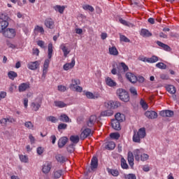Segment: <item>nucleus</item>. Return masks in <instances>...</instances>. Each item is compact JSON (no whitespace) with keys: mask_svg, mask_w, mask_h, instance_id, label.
<instances>
[{"mask_svg":"<svg viewBox=\"0 0 179 179\" xmlns=\"http://www.w3.org/2000/svg\"><path fill=\"white\" fill-rule=\"evenodd\" d=\"M41 104H43V99L41 97H36L31 103V108L32 111H38L41 108Z\"/></svg>","mask_w":179,"mask_h":179,"instance_id":"39448f33","label":"nucleus"},{"mask_svg":"<svg viewBox=\"0 0 179 179\" xmlns=\"http://www.w3.org/2000/svg\"><path fill=\"white\" fill-rule=\"evenodd\" d=\"M140 34L143 37H152V33L145 29H142Z\"/></svg>","mask_w":179,"mask_h":179,"instance_id":"c756f323","label":"nucleus"},{"mask_svg":"<svg viewBox=\"0 0 179 179\" xmlns=\"http://www.w3.org/2000/svg\"><path fill=\"white\" fill-rule=\"evenodd\" d=\"M85 96L87 99H97V96L90 92H85Z\"/></svg>","mask_w":179,"mask_h":179,"instance_id":"09e8293b","label":"nucleus"},{"mask_svg":"<svg viewBox=\"0 0 179 179\" xmlns=\"http://www.w3.org/2000/svg\"><path fill=\"white\" fill-rule=\"evenodd\" d=\"M70 141L73 143H78L79 142V136H71L70 137Z\"/></svg>","mask_w":179,"mask_h":179,"instance_id":"49530a36","label":"nucleus"},{"mask_svg":"<svg viewBox=\"0 0 179 179\" xmlns=\"http://www.w3.org/2000/svg\"><path fill=\"white\" fill-rule=\"evenodd\" d=\"M136 82H138L139 83H143V82H145V78H143L142 76H139L137 77Z\"/></svg>","mask_w":179,"mask_h":179,"instance_id":"0e129e2a","label":"nucleus"},{"mask_svg":"<svg viewBox=\"0 0 179 179\" xmlns=\"http://www.w3.org/2000/svg\"><path fill=\"white\" fill-rule=\"evenodd\" d=\"M117 95L120 97L122 101H124L125 103L129 101V94L125 90L121 88L118 89L117 90Z\"/></svg>","mask_w":179,"mask_h":179,"instance_id":"20e7f679","label":"nucleus"},{"mask_svg":"<svg viewBox=\"0 0 179 179\" xmlns=\"http://www.w3.org/2000/svg\"><path fill=\"white\" fill-rule=\"evenodd\" d=\"M60 48L62 49L63 54H64V57H65V58H66V57H68L69 54L71 52V50H69V48H68L66 47V44L65 43H62L60 45Z\"/></svg>","mask_w":179,"mask_h":179,"instance_id":"f3484780","label":"nucleus"},{"mask_svg":"<svg viewBox=\"0 0 179 179\" xmlns=\"http://www.w3.org/2000/svg\"><path fill=\"white\" fill-rule=\"evenodd\" d=\"M34 33L44 34V28H43V27L36 25L34 28Z\"/></svg>","mask_w":179,"mask_h":179,"instance_id":"4c0bfd02","label":"nucleus"},{"mask_svg":"<svg viewBox=\"0 0 179 179\" xmlns=\"http://www.w3.org/2000/svg\"><path fill=\"white\" fill-rule=\"evenodd\" d=\"M37 45L41 47V48H45V43L43 41H38Z\"/></svg>","mask_w":179,"mask_h":179,"instance_id":"bf43d9fd","label":"nucleus"},{"mask_svg":"<svg viewBox=\"0 0 179 179\" xmlns=\"http://www.w3.org/2000/svg\"><path fill=\"white\" fill-rule=\"evenodd\" d=\"M40 64H41V62L40 61L30 62L27 64V68H28V69H30L31 71H36V69L39 68Z\"/></svg>","mask_w":179,"mask_h":179,"instance_id":"6e6552de","label":"nucleus"},{"mask_svg":"<svg viewBox=\"0 0 179 179\" xmlns=\"http://www.w3.org/2000/svg\"><path fill=\"white\" fill-rule=\"evenodd\" d=\"M119 22H120L122 24H124V26H127L128 27H132V26H134V24H132L131 22H128L125 20H123L122 18H120L119 20Z\"/></svg>","mask_w":179,"mask_h":179,"instance_id":"79ce46f5","label":"nucleus"},{"mask_svg":"<svg viewBox=\"0 0 179 179\" xmlns=\"http://www.w3.org/2000/svg\"><path fill=\"white\" fill-rule=\"evenodd\" d=\"M120 134L118 133H111L110 134V137L111 138V139H116L118 140L120 139Z\"/></svg>","mask_w":179,"mask_h":179,"instance_id":"603ef678","label":"nucleus"},{"mask_svg":"<svg viewBox=\"0 0 179 179\" xmlns=\"http://www.w3.org/2000/svg\"><path fill=\"white\" fill-rule=\"evenodd\" d=\"M120 66L122 68L124 72H127L128 69H129V68H128V66H127V64H125V63L124 62L120 63Z\"/></svg>","mask_w":179,"mask_h":179,"instance_id":"13d9d810","label":"nucleus"},{"mask_svg":"<svg viewBox=\"0 0 179 179\" xmlns=\"http://www.w3.org/2000/svg\"><path fill=\"white\" fill-rule=\"evenodd\" d=\"M48 57L49 59H46L43 64V76H45L48 72V68H50V62H51V58H52V43L48 44Z\"/></svg>","mask_w":179,"mask_h":179,"instance_id":"f257e3e1","label":"nucleus"},{"mask_svg":"<svg viewBox=\"0 0 179 179\" xmlns=\"http://www.w3.org/2000/svg\"><path fill=\"white\" fill-rule=\"evenodd\" d=\"M127 160H128V163L129 164L130 167H134V154L132 153V152H128V156H127Z\"/></svg>","mask_w":179,"mask_h":179,"instance_id":"b1692460","label":"nucleus"},{"mask_svg":"<svg viewBox=\"0 0 179 179\" xmlns=\"http://www.w3.org/2000/svg\"><path fill=\"white\" fill-rule=\"evenodd\" d=\"M0 124H2L3 126L6 125L8 124V119L6 118H2L0 120Z\"/></svg>","mask_w":179,"mask_h":179,"instance_id":"338daca9","label":"nucleus"},{"mask_svg":"<svg viewBox=\"0 0 179 179\" xmlns=\"http://www.w3.org/2000/svg\"><path fill=\"white\" fill-rule=\"evenodd\" d=\"M46 121H48V122L55 124L56 122H58V119L55 116L50 115L46 117Z\"/></svg>","mask_w":179,"mask_h":179,"instance_id":"72a5a7b5","label":"nucleus"},{"mask_svg":"<svg viewBox=\"0 0 179 179\" xmlns=\"http://www.w3.org/2000/svg\"><path fill=\"white\" fill-rule=\"evenodd\" d=\"M109 54L110 55H113L114 57H117L120 52L115 46H109L108 48Z\"/></svg>","mask_w":179,"mask_h":179,"instance_id":"412c9836","label":"nucleus"},{"mask_svg":"<svg viewBox=\"0 0 179 179\" xmlns=\"http://www.w3.org/2000/svg\"><path fill=\"white\" fill-rule=\"evenodd\" d=\"M24 127L28 129H33V128H34V124H33L31 122L29 121L24 123Z\"/></svg>","mask_w":179,"mask_h":179,"instance_id":"de8ad7c7","label":"nucleus"},{"mask_svg":"<svg viewBox=\"0 0 179 179\" xmlns=\"http://www.w3.org/2000/svg\"><path fill=\"white\" fill-rule=\"evenodd\" d=\"M157 68L159 69H166L167 68V65L164 64L163 62H159L156 64Z\"/></svg>","mask_w":179,"mask_h":179,"instance_id":"3c124183","label":"nucleus"},{"mask_svg":"<svg viewBox=\"0 0 179 179\" xmlns=\"http://www.w3.org/2000/svg\"><path fill=\"white\" fill-rule=\"evenodd\" d=\"M56 159L59 163H64V162L66 160V157L62 156V155H58L56 156Z\"/></svg>","mask_w":179,"mask_h":179,"instance_id":"c03bdc74","label":"nucleus"},{"mask_svg":"<svg viewBox=\"0 0 179 179\" xmlns=\"http://www.w3.org/2000/svg\"><path fill=\"white\" fill-rule=\"evenodd\" d=\"M6 45H8V48H16V45H13V43H10L9 41H6Z\"/></svg>","mask_w":179,"mask_h":179,"instance_id":"774afa93","label":"nucleus"},{"mask_svg":"<svg viewBox=\"0 0 179 179\" xmlns=\"http://www.w3.org/2000/svg\"><path fill=\"white\" fill-rule=\"evenodd\" d=\"M29 139L31 145H33V143H35L36 138H34V136H33L32 134H29Z\"/></svg>","mask_w":179,"mask_h":179,"instance_id":"69168bd1","label":"nucleus"},{"mask_svg":"<svg viewBox=\"0 0 179 179\" xmlns=\"http://www.w3.org/2000/svg\"><path fill=\"white\" fill-rule=\"evenodd\" d=\"M124 178L125 179H136V176L134 173H129L127 175H125Z\"/></svg>","mask_w":179,"mask_h":179,"instance_id":"5fc2aeb1","label":"nucleus"},{"mask_svg":"<svg viewBox=\"0 0 179 179\" xmlns=\"http://www.w3.org/2000/svg\"><path fill=\"white\" fill-rule=\"evenodd\" d=\"M120 41H124V43H129V41H131L129 38H128L127 36L124 35H120Z\"/></svg>","mask_w":179,"mask_h":179,"instance_id":"6e6d98bb","label":"nucleus"},{"mask_svg":"<svg viewBox=\"0 0 179 179\" xmlns=\"http://www.w3.org/2000/svg\"><path fill=\"white\" fill-rule=\"evenodd\" d=\"M140 104L143 110H148L149 106L143 99H141Z\"/></svg>","mask_w":179,"mask_h":179,"instance_id":"8fccbe9b","label":"nucleus"},{"mask_svg":"<svg viewBox=\"0 0 179 179\" xmlns=\"http://www.w3.org/2000/svg\"><path fill=\"white\" fill-rule=\"evenodd\" d=\"M106 149L108 150H114L115 149V143L114 141H109L106 145Z\"/></svg>","mask_w":179,"mask_h":179,"instance_id":"f704fd0d","label":"nucleus"},{"mask_svg":"<svg viewBox=\"0 0 179 179\" xmlns=\"http://www.w3.org/2000/svg\"><path fill=\"white\" fill-rule=\"evenodd\" d=\"M65 6H60V5H56L53 7V9L56 11V12H59V13H64V10H65Z\"/></svg>","mask_w":179,"mask_h":179,"instance_id":"a878e982","label":"nucleus"},{"mask_svg":"<svg viewBox=\"0 0 179 179\" xmlns=\"http://www.w3.org/2000/svg\"><path fill=\"white\" fill-rule=\"evenodd\" d=\"M121 122H119L118 120H116L115 119L112 120L111 124L112 128L115 129V131H120L121 129Z\"/></svg>","mask_w":179,"mask_h":179,"instance_id":"2eb2a0df","label":"nucleus"},{"mask_svg":"<svg viewBox=\"0 0 179 179\" xmlns=\"http://www.w3.org/2000/svg\"><path fill=\"white\" fill-rule=\"evenodd\" d=\"M30 87V83H21L18 87V90L20 92H26V90H28V89Z\"/></svg>","mask_w":179,"mask_h":179,"instance_id":"9b49d317","label":"nucleus"},{"mask_svg":"<svg viewBox=\"0 0 179 179\" xmlns=\"http://www.w3.org/2000/svg\"><path fill=\"white\" fill-rule=\"evenodd\" d=\"M115 120H116V121H119L120 122H122V121H124L125 120V115L122 113H117L115 115Z\"/></svg>","mask_w":179,"mask_h":179,"instance_id":"cd10ccee","label":"nucleus"},{"mask_svg":"<svg viewBox=\"0 0 179 179\" xmlns=\"http://www.w3.org/2000/svg\"><path fill=\"white\" fill-rule=\"evenodd\" d=\"M3 36L7 38H13L16 36V31L15 29L8 28L3 32Z\"/></svg>","mask_w":179,"mask_h":179,"instance_id":"0eeeda50","label":"nucleus"},{"mask_svg":"<svg viewBox=\"0 0 179 179\" xmlns=\"http://www.w3.org/2000/svg\"><path fill=\"white\" fill-rule=\"evenodd\" d=\"M121 166L122 169H128V164H127V160L124 157L121 158Z\"/></svg>","mask_w":179,"mask_h":179,"instance_id":"a18cd8bd","label":"nucleus"},{"mask_svg":"<svg viewBox=\"0 0 179 179\" xmlns=\"http://www.w3.org/2000/svg\"><path fill=\"white\" fill-rule=\"evenodd\" d=\"M36 152H37L38 155H43V153H44V148L42 147H38L36 149Z\"/></svg>","mask_w":179,"mask_h":179,"instance_id":"e2e57ef3","label":"nucleus"},{"mask_svg":"<svg viewBox=\"0 0 179 179\" xmlns=\"http://www.w3.org/2000/svg\"><path fill=\"white\" fill-rule=\"evenodd\" d=\"M145 115L147 118H149V120H155L157 118V113L154 110H147L145 113Z\"/></svg>","mask_w":179,"mask_h":179,"instance_id":"9d476101","label":"nucleus"},{"mask_svg":"<svg viewBox=\"0 0 179 179\" xmlns=\"http://www.w3.org/2000/svg\"><path fill=\"white\" fill-rule=\"evenodd\" d=\"M92 135V130L90 129H85L80 134L81 139H86L87 136Z\"/></svg>","mask_w":179,"mask_h":179,"instance_id":"aec40b11","label":"nucleus"},{"mask_svg":"<svg viewBox=\"0 0 179 179\" xmlns=\"http://www.w3.org/2000/svg\"><path fill=\"white\" fill-rule=\"evenodd\" d=\"M96 121H97L96 115H91L89 120L87 122V127H92L94 124H96Z\"/></svg>","mask_w":179,"mask_h":179,"instance_id":"dca6fc26","label":"nucleus"},{"mask_svg":"<svg viewBox=\"0 0 179 179\" xmlns=\"http://www.w3.org/2000/svg\"><path fill=\"white\" fill-rule=\"evenodd\" d=\"M83 8L84 9V10H90V12H94V8H93V6L89 4H85L83 6Z\"/></svg>","mask_w":179,"mask_h":179,"instance_id":"37998d69","label":"nucleus"},{"mask_svg":"<svg viewBox=\"0 0 179 179\" xmlns=\"http://www.w3.org/2000/svg\"><path fill=\"white\" fill-rule=\"evenodd\" d=\"M157 61H159L157 56H152L151 57H148L147 62L149 64H155V62H157Z\"/></svg>","mask_w":179,"mask_h":179,"instance_id":"c9c22d12","label":"nucleus"},{"mask_svg":"<svg viewBox=\"0 0 179 179\" xmlns=\"http://www.w3.org/2000/svg\"><path fill=\"white\" fill-rule=\"evenodd\" d=\"M157 45H159V47H161L165 51H170V46H169L168 45L164 44L162 42H160L159 41H157Z\"/></svg>","mask_w":179,"mask_h":179,"instance_id":"2f4dec72","label":"nucleus"},{"mask_svg":"<svg viewBox=\"0 0 179 179\" xmlns=\"http://www.w3.org/2000/svg\"><path fill=\"white\" fill-rule=\"evenodd\" d=\"M126 78L131 82V83H136V80H138V77L135 76V74L128 72L126 73Z\"/></svg>","mask_w":179,"mask_h":179,"instance_id":"ddd939ff","label":"nucleus"},{"mask_svg":"<svg viewBox=\"0 0 179 179\" xmlns=\"http://www.w3.org/2000/svg\"><path fill=\"white\" fill-rule=\"evenodd\" d=\"M45 26L48 29H54V27L55 26L54 20H52V19H51V18L46 19L45 20Z\"/></svg>","mask_w":179,"mask_h":179,"instance_id":"a211bd4d","label":"nucleus"},{"mask_svg":"<svg viewBox=\"0 0 179 179\" xmlns=\"http://www.w3.org/2000/svg\"><path fill=\"white\" fill-rule=\"evenodd\" d=\"M57 89L59 92H66V87L64 85H59Z\"/></svg>","mask_w":179,"mask_h":179,"instance_id":"680f3d73","label":"nucleus"},{"mask_svg":"<svg viewBox=\"0 0 179 179\" xmlns=\"http://www.w3.org/2000/svg\"><path fill=\"white\" fill-rule=\"evenodd\" d=\"M8 76L11 80H15V78H17V73L15 71H9L8 73Z\"/></svg>","mask_w":179,"mask_h":179,"instance_id":"ea45409f","label":"nucleus"},{"mask_svg":"<svg viewBox=\"0 0 179 179\" xmlns=\"http://www.w3.org/2000/svg\"><path fill=\"white\" fill-rule=\"evenodd\" d=\"M130 92L133 94V96H138L136 89L134 87L130 88Z\"/></svg>","mask_w":179,"mask_h":179,"instance_id":"052dcab7","label":"nucleus"},{"mask_svg":"<svg viewBox=\"0 0 179 179\" xmlns=\"http://www.w3.org/2000/svg\"><path fill=\"white\" fill-rule=\"evenodd\" d=\"M19 157L22 163H29V157L27 155H20Z\"/></svg>","mask_w":179,"mask_h":179,"instance_id":"a19ab883","label":"nucleus"},{"mask_svg":"<svg viewBox=\"0 0 179 179\" xmlns=\"http://www.w3.org/2000/svg\"><path fill=\"white\" fill-rule=\"evenodd\" d=\"M145 136H146V129L145 127H142L139 129L138 131H134L133 142L141 143V139H143Z\"/></svg>","mask_w":179,"mask_h":179,"instance_id":"7ed1b4c3","label":"nucleus"},{"mask_svg":"<svg viewBox=\"0 0 179 179\" xmlns=\"http://www.w3.org/2000/svg\"><path fill=\"white\" fill-rule=\"evenodd\" d=\"M59 121H62V122H69V117L66 114H62L59 117Z\"/></svg>","mask_w":179,"mask_h":179,"instance_id":"58836bf2","label":"nucleus"},{"mask_svg":"<svg viewBox=\"0 0 179 179\" xmlns=\"http://www.w3.org/2000/svg\"><path fill=\"white\" fill-rule=\"evenodd\" d=\"M52 166L50 162H45L43 166H42V173L44 174H48L50 171H51V167Z\"/></svg>","mask_w":179,"mask_h":179,"instance_id":"f8f14e48","label":"nucleus"},{"mask_svg":"<svg viewBox=\"0 0 179 179\" xmlns=\"http://www.w3.org/2000/svg\"><path fill=\"white\" fill-rule=\"evenodd\" d=\"M98 166V159L96 157H94L91 160V169L92 170H94V169H97Z\"/></svg>","mask_w":179,"mask_h":179,"instance_id":"bb28decb","label":"nucleus"},{"mask_svg":"<svg viewBox=\"0 0 179 179\" xmlns=\"http://www.w3.org/2000/svg\"><path fill=\"white\" fill-rule=\"evenodd\" d=\"M159 115H161V117H173L174 115V111L171 110H162L159 113Z\"/></svg>","mask_w":179,"mask_h":179,"instance_id":"4468645a","label":"nucleus"},{"mask_svg":"<svg viewBox=\"0 0 179 179\" xmlns=\"http://www.w3.org/2000/svg\"><path fill=\"white\" fill-rule=\"evenodd\" d=\"M134 155L135 159L137 162H147V160H149V155L145 154L143 149H136L134 151Z\"/></svg>","mask_w":179,"mask_h":179,"instance_id":"f03ea898","label":"nucleus"},{"mask_svg":"<svg viewBox=\"0 0 179 179\" xmlns=\"http://www.w3.org/2000/svg\"><path fill=\"white\" fill-rule=\"evenodd\" d=\"M166 90L171 94H175V93L176 92V87H174L173 85H167L166 86Z\"/></svg>","mask_w":179,"mask_h":179,"instance_id":"e433bc0d","label":"nucleus"},{"mask_svg":"<svg viewBox=\"0 0 179 179\" xmlns=\"http://www.w3.org/2000/svg\"><path fill=\"white\" fill-rule=\"evenodd\" d=\"M55 107H58L59 108H64V107H66V103H64L62 101H55Z\"/></svg>","mask_w":179,"mask_h":179,"instance_id":"473e14b6","label":"nucleus"},{"mask_svg":"<svg viewBox=\"0 0 179 179\" xmlns=\"http://www.w3.org/2000/svg\"><path fill=\"white\" fill-rule=\"evenodd\" d=\"M105 82L107 86H109V87H115V86H117V83L110 77H107Z\"/></svg>","mask_w":179,"mask_h":179,"instance_id":"6ab92c4d","label":"nucleus"},{"mask_svg":"<svg viewBox=\"0 0 179 179\" xmlns=\"http://www.w3.org/2000/svg\"><path fill=\"white\" fill-rule=\"evenodd\" d=\"M108 106H109L110 108L112 109H115V108H118V107L120 106H121V104L120 103V102H117V101H110L107 103Z\"/></svg>","mask_w":179,"mask_h":179,"instance_id":"4be33fe9","label":"nucleus"},{"mask_svg":"<svg viewBox=\"0 0 179 179\" xmlns=\"http://www.w3.org/2000/svg\"><path fill=\"white\" fill-rule=\"evenodd\" d=\"M78 85H80V80L78 79H73L71 80V83L69 85V88L71 90H74L75 92H78L80 93L82 92V90H83V88Z\"/></svg>","mask_w":179,"mask_h":179,"instance_id":"423d86ee","label":"nucleus"},{"mask_svg":"<svg viewBox=\"0 0 179 179\" xmlns=\"http://www.w3.org/2000/svg\"><path fill=\"white\" fill-rule=\"evenodd\" d=\"M8 26H9V22H8V21L6 20L1 21L0 22V33H3L6 31L5 29H6Z\"/></svg>","mask_w":179,"mask_h":179,"instance_id":"5701e85b","label":"nucleus"},{"mask_svg":"<svg viewBox=\"0 0 179 179\" xmlns=\"http://www.w3.org/2000/svg\"><path fill=\"white\" fill-rule=\"evenodd\" d=\"M114 114V112L112 110H103L101 113V117H111Z\"/></svg>","mask_w":179,"mask_h":179,"instance_id":"c85d7f7f","label":"nucleus"},{"mask_svg":"<svg viewBox=\"0 0 179 179\" xmlns=\"http://www.w3.org/2000/svg\"><path fill=\"white\" fill-rule=\"evenodd\" d=\"M107 171L108 174H110L113 177H118L120 176V171L117 169H108Z\"/></svg>","mask_w":179,"mask_h":179,"instance_id":"7c9ffc66","label":"nucleus"},{"mask_svg":"<svg viewBox=\"0 0 179 179\" xmlns=\"http://www.w3.org/2000/svg\"><path fill=\"white\" fill-rule=\"evenodd\" d=\"M61 176H62V170L56 171L54 173L55 178H61Z\"/></svg>","mask_w":179,"mask_h":179,"instance_id":"864d4df0","label":"nucleus"},{"mask_svg":"<svg viewBox=\"0 0 179 179\" xmlns=\"http://www.w3.org/2000/svg\"><path fill=\"white\" fill-rule=\"evenodd\" d=\"M67 142H68V138L62 137L61 138H59V140L58 141V147L60 148H64V146H65V145H66Z\"/></svg>","mask_w":179,"mask_h":179,"instance_id":"393cba45","label":"nucleus"},{"mask_svg":"<svg viewBox=\"0 0 179 179\" xmlns=\"http://www.w3.org/2000/svg\"><path fill=\"white\" fill-rule=\"evenodd\" d=\"M75 64H76V62L75 61V57H73L70 63H66L63 66L64 71H69V69H72V68L75 66Z\"/></svg>","mask_w":179,"mask_h":179,"instance_id":"1a4fd4ad","label":"nucleus"},{"mask_svg":"<svg viewBox=\"0 0 179 179\" xmlns=\"http://www.w3.org/2000/svg\"><path fill=\"white\" fill-rule=\"evenodd\" d=\"M67 127H68V124H66L65 123H61L58 125L59 131L61 129H66Z\"/></svg>","mask_w":179,"mask_h":179,"instance_id":"4d7b16f0","label":"nucleus"}]
</instances>
